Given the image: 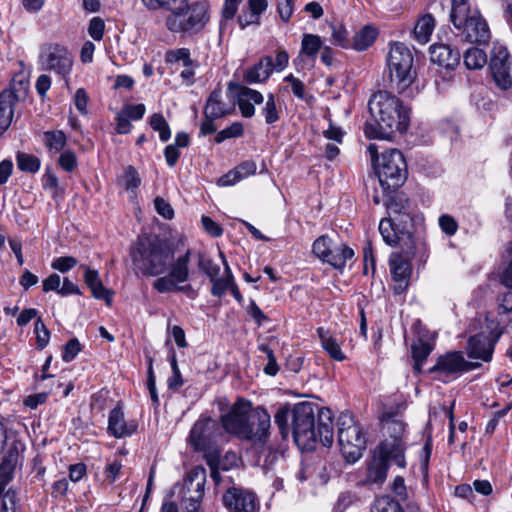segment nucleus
Segmentation results:
<instances>
[{
    "label": "nucleus",
    "mask_w": 512,
    "mask_h": 512,
    "mask_svg": "<svg viewBox=\"0 0 512 512\" xmlns=\"http://www.w3.org/2000/svg\"><path fill=\"white\" fill-rule=\"evenodd\" d=\"M169 361L171 364L172 376L168 379V387L172 390H178L183 386L184 381L182 379L174 351L171 353Z\"/></svg>",
    "instance_id": "nucleus-46"
},
{
    "label": "nucleus",
    "mask_w": 512,
    "mask_h": 512,
    "mask_svg": "<svg viewBox=\"0 0 512 512\" xmlns=\"http://www.w3.org/2000/svg\"><path fill=\"white\" fill-rule=\"evenodd\" d=\"M435 27V20L431 14H425L421 17L414 28V38L416 41L424 45L430 40V36Z\"/></svg>",
    "instance_id": "nucleus-33"
},
{
    "label": "nucleus",
    "mask_w": 512,
    "mask_h": 512,
    "mask_svg": "<svg viewBox=\"0 0 512 512\" xmlns=\"http://www.w3.org/2000/svg\"><path fill=\"white\" fill-rule=\"evenodd\" d=\"M449 17L463 41L479 45L489 43V26L480 11L471 8L469 0H452Z\"/></svg>",
    "instance_id": "nucleus-5"
},
{
    "label": "nucleus",
    "mask_w": 512,
    "mask_h": 512,
    "mask_svg": "<svg viewBox=\"0 0 512 512\" xmlns=\"http://www.w3.org/2000/svg\"><path fill=\"white\" fill-rule=\"evenodd\" d=\"M105 23L100 17H93L89 22L88 33L95 40L103 38Z\"/></svg>",
    "instance_id": "nucleus-61"
},
{
    "label": "nucleus",
    "mask_w": 512,
    "mask_h": 512,
    "mask_svg": "<svg viewBox=\"0 0 512 512\" xmlns=\"http://www.w3.org/2000/svg\"><path fill=\"white\" fill-rule=\"evenodd\" d=\"M137 429V424L134 421L126 422L124 413L120 407L113 408L109 413L108 431L116 438H123L130 436Z\"/></svg>",
    "instance_id": "nucleus-21"
},
{
    "label": "nucleus",
    "mask_w": 512,
    "mask_h": 512,
    "mask_svg": "<svg viewBox=\"0 0 512 512\" xmlns=\"http://www.w3.org/2000/svg\"><path fill=\"white\" fill-rule=\"evenodd\" d=\"M439 226L441 230L449 236L454 235L458 229L457 221L448 214H444L439 217Z\"/></svg>",
    "instance_id": "nucleus-63"
},
{
    "label": "nucleus",
    "mask_w": 512,
    "mask_h": 512,
    "mask_svg": "<svg viewBox=\"0 0 512 512\" xmlns=\"http://www.w3.org/2000/svg\"><path fill=\"white\" fill-rule=\"evenodd\" d=\"M20 97L14 87L3 90L0 93V133L6 131L13 119L15 105Z\"/></svg>",
    "instance_id": "nucleus-19"
},
{
    "label": "nucleus",
    "mask_w": 512,
    "mask_h": 512,
    "mask_svg": "<svg viewBox=\"0 0 512 512\" xmlns=\"http://www.w3.org/2000/svg\"><path fill=\"white\" fill-rule=\"evenodd\" d=\"M218 424L210 417L200 418L193 425L189 440L191 445L197 450H205L213 440L214 431Z\"/></svg>",
    "instance_id": "nucleus-16"
},
{
    "label": "nucleus",
    "mask_w": 512,
    "mask_h": 512,
    "mask_svg": "<svg viewBox=\"0 0 512 512\" xmlns=\"http://www.w3.org/2000/svg\"><path fill=\"white\" fill-rule=\"evenodd\" d=\"M154 206L159 215L165 219H172L174 216V210L169 202L161 197H156L154 200Z\"/></svg>",
    "instance_id": "nucleus-64"
},
{
    "label": "nucleus",
    "mask_w": 512,
    "mask_h": 512,
    "mask_svg": "<svg viewBox=\"0 0 512 512\" xmlns=\"http://www.w3.org/2000/svg\"><path fill=\"white\" fill-rule=\"evenodd\" d=\"M430 59L441 67L454 68L460 61V53L449 45L434 44L430 47Z\"/></svg>",
    "instance_id": "nucleus-22"
},
{
    "label": "nucleus",
    "mask_w": 512,
    "mask_h": 512,
    "mask_svg": "<svg viewBox=\"0 0 512 512\" xmlns=\"http://www.w3.org/2000/svg\"><path fill=\"white\" fill-rule=\"evenodd\" d=\"M510 68L511 63L507 48L500 44H494L491 51L489 69L495 85L503 91L512 88Z\"/></svg>",
    "instance_id": "nucleus-12"
},
{
    "label": "nucleus",
    "mask_w": 512,
    "mask_h": 512,
    "mask_svg": "<svg viewBox=\"0 0 512 512\" xmlns=\"http://www.w3.org/2000/svg\"><path fill=\"white\" fill-rule=\"evenodd\" d=\"M230 113V109L222 101V91L220 89L213 90L206 100L203 111L204 116L219 119Z\"/></svg>",
    "instance_id": "nucleus-27"
},
{
    "label": "nucleus",
    "mask_w": 512,
    "mask_h": 512,
    "mask_svg": "<svg viewBox=\"0 0 512 512\" xmlns=\"http://www.w3.org/2000/svg\"><path fill=\"white\" fill-rule=\"evenodd\" d=\"M433 350V346L419 339L417 342L413 343L411 346L412 357L414 359V371L416 373L422 372V367L427 357Z\"/></svg>",
    "instance_id": "nucleus-34"
},
{
    "label": "nucleus",
    "mask_w": 512,
    "mask_h": 512,
    "mask_svg": "<svg viewBox=\"0 0 512 512\" xmlns=\"http://www.w3.org/2000/svg\"><path fill=\"white\" fill-rule=\"evenodd\" d=\"M316 441L322 443L325 447H330L333 443V415L330 409H321L318 413Z\"/></svg>",
    "instance_id": "nucleus-24"
},
{
    "label": "nucleus",
    "mask_w": 512,
    "mask_h": 512,
    "mask_svg": "<svg viewBox=\"0 0 512 512\" xmlns=\"http://www.w3.org/2000/svg\"><path fill=\"white\" fill-rule=\"evenodd\" d=\"M392 220L394 221L397 229H399V233L404 238H407L410 243V245L406 248V253L409 255H414L415 241L411 232V228L413 226L412 217L406 211H404L402 212V215L393 216Z\"/></svg>",
    "instance_id": "nucleus-32"
},
{
    "label": "nucleus",
    "mask_w": 512,
    "mask_h": 512,
    "mask_svg": "<svg viewBox=\"0 0 512 512\" xmlns=\"http://www.w3.org/2000/svg\"><path fill=\"white\" fill-rule=\"evenodd\" d=\"M150 126L154 131L159 132V138L162 142H167L171 137L170 127L160 113H154L150 117Z\"/></svg>",
    "instance_id": "nucleus-40"
},
{
    "label": "nucleus",
    "mask_w": 512,
    "mask_h": 512,
    "mask_svg": "<svg viewBox=\"0 0 512 512\" xmlns=\"http://www.w3.org/2000/svg\"><path fill=\"white\" fill-rule=\"evenodd\" d=\"M167 62H179L182 61L185 67H190L192 65V60L190 58V51L187 48H180L177 50H170L166 54Z\"/></svg>",
    "instance_id": "nucleus-51"
},
{
    "label": "nucleus",
    "mask_w": 512,
    "mask_h": 512,
    "mask_svg": "<svg viewBox=\"0 0 512 512\" xmlns=\"http://www.w3.org/2000/svg\"><path fill=\"white\" fill-rule=\"evenodd\" d=\"M322 47L321 38L314 34H304L301 52L309 57H314Z\"/></svg>",
    "instance_id": "nucleus-42"
},
{
    "label": "nucleus",
    "mask_w": 512,
    "mask_h": 512,
    "mask_svg": "<svg viewBox=\"0 0 512 512\" xmlns=\"http://www.w3.org/2000/svg\"><path fill=\"white\" fill-rule=\"evenodd\" d=\"M140 177L133 166H128L123 175V185L126 190H134L140 185Z\"/></svg>",
    "instance_id": "nucleus-53"
},
{
    "label": "nucleus",
    "mask_w": 512,
    "mask_h": 512,
    "mask_svg": "<svg viewBox=\"0 0 512 512\" xmlns=\"http://www.w3.org/2000/svg\"><path fill=\"white\" fill-rule=\"evenodd\" d=\"M219 255L224 265V276H216L210 280L212 283L211 294L216 297H222L235 281L224 253L220 251Z\"/></svg>",
    "instance_id": "nucleus-29"
},
{
    "label": "nucleus",
    "mask_w": 512,
    "mask_h": 512,
    "mask_svg": "<svg viewBox=\"0 0 512 512\" xmlns=\"http://www.w3.org/2000/svg\"><path fill=\"white\" fill-rule=\"evenodd\" d=\"M259 350L264 352L267 356L268 362L264 367L265 374L269 376H275L279 371V366L276 361V357L273 353V350L266 344H262L259 346Z\"/></svg>",
    "instance_id": "nucleus-50"
},
{
    "label": "nucleus",
    "mask_w": 512,
    "mask_h": 512,
    "mask_svg": "<svg viewBox=\"0 0 512 512\" xmlns=\"http://www.w3.org/2000/svg\"><path fill=\"white\" fill-rule=\"evenodd\" d=\"M478 367H480L479 363L466 361L461 351H451L440 355L435 365L428 370V373L432 374L435 380L449 383L459 374Z\"/></svg>",
    "instance_id": "nucleus-10"
},
{
    "label": "nucleus",
    "mask_w": 512,
    "mask_h": 512,
    "mask_svg": "<svg viewBox=\"0 0 512 512\" xmlns=\"http://www.w3.org/2000/svg\"><path fill=\"white\" fill-rule=\"evenodd\" d=\"M274 421L282 439L292 432L296 445L303 450H311L316 443L315 405L311 402H299L290 407L286 404L278 408Z\"/></svg>",
    "instance_id": "nucleus-4"
},
{
    "label": "nucleus",
    "mask_w": 512,
    "mask_h": 512,
    "mask_svg": "<svg viewBox=\"0 0 512 512\" xmlns=\"http://www.w3.org/2000/svg\"><path fill=\"white\" fill-rule=\"evenodd\" d=\"M368 110L375 123L365 124L364 132L367 137L390 139L394 132L407 131L409 110L396 96L386 91H378L369 99Z\"/></svg>",
    "instance_id": "nucleus-2"
},
{
    "label": "nucleus",
    "mask_w": 512,
    "mask_h": 512,
    "mask_svg": "<svg viewBox=\"0 0 512 512\" xmlns=\"http://www.w3.org/2000/svg\"><path fill=\"white\" fill-rule=\"evenodd\" d=\"M432 454V441L428 439L420 454V470L424 477L428 476L429 461Z\"/></svg>",
    "instance_id": "nucleus-62"
},
{
    "label": "nucleus",
    "mask_w": 512,
    "mask_h": 512,
    "mask_svg": "<svg viewBox=\"0 0 512 512\" xmlns=\"http://www.w3.org/2000/svg\"><path fill=\"white\" fill-rule=\"evenodd\" d=\"M371 512H404V510L399 502L388 496H383L375 501Z\"/></svg>",
    "instance_id": "nucleus-43"
},
{
    "label": "nucleus",
    "mask_w": 512,
    "mask_h": 512,
    "mask_svg": "<svg viewBox=\"0 0 512 512\" xmlns=\"http://www.w3.org/2000/svg\"><path fill=\"white\" fill-rule=\"evenodd\" d=\"M191 250L188 249L183 255L178 256L175 260L173 259L169 264V275L178 284L184 283L189 280L190 276V264Z\"/></svg>",
    "instance_id": "nucleus-28"
},
{
    "label": "nucleus",
    "mask_w": 512,
    "mask_h": 512,
    "mask_svg": "<svg viewBox=\"0 0 512 512\" xmlns=\"http://www.w3.org/2000/svg\"><path fill=\"white\" fill-rule=\"evenodd\" d=\"M385 429L388 434L387 438L395 440H403L405 433V424L397 419H392L386 422Z\"/></svg>",
    "instance_id": "nucleus-49"
},
{
    "label": "nucleus",
    "mask_w": 512,
    "mask_h": 512,
    "mask_svg": "<svg viewBox=\"0 0 512 512\" xmlns=\"http://www.w3.org/2000/svg\"><path fill=\"white\" fill-rule=\"evenodd\" d=\"M34 332L36 334V344L37 348L42 350L44 349L50 339V331L47 329L44 322L41 320V318H38L34 324Z\"/></svg>",
    "instance_id": "nucleus-47"
},
{
    "label": "nucleus",
    "mask_w": 512,
    "mask_h": 512,
    "mask_svg": "<svg viewBox=\"0 0 512 512\" xmlns=\"http://www.w3.org/2000/svg\"><path fill=\"white\" fill-rule=\"evenodd\" d=\"M406 254L404 257L401 254L394 253L389 260L390 271L392 274L394 284V293L402 294L408 287L409 278L411 276V264L408 259L411 255Z\"/></svg>",
    "instance_id": "nucleus-15"
},
{
    "label": "nucleus",
    "mask_w": 512,
    "mask_h": 512,
    "mask_svg": "<svg viewBox=\"0 0 512 512\" xmlns=\"http://www.w3.org/2000/svg\"><path fill=\"white\" fill-rule=\"evenodd\" d=\"M495 341L485 334L471 336L467 343V356L488 362L492 359Z\"/></svg>",
    "instance_id": "nucleus-18"
},
{
    "label": "nucleus",
    "mask_w": 512,
    "mask_h": 512,
    "mask_svg": "<svg viewBox=\"0 0 512 512\" xmlns=\"http://www.w3.org/2000/svg\"><path fill=\"white\" fill-rule=\"evenodd\" d=\"M367 151L383 190L387 193L396 191L407 179V164L402 152L398 149H389L378 156L379 147L369 144Z\"/></svg>",
    "instance_id": "nucleus-6"
},
{
    "label": "nucleus",
    "mask_w": 512,
    "mask_h": 512,
    "mask_svg": "<svg viewBox=\"0 0 512 512\" xmlns=\"http://www.w3.org/2000/svg\"><path fill=\"white\" fill-rule=\"evenodd\" d=\"M146 111V107L144 104H127L120 111L123 113L129 120H140L143 118Z\"/></svg>",
    "instance_id": "nucleus-57"
},
{
    "label": "nucleus",
    "mask_w": 512,
    "mask_h": 512,
    "mask_svg": "<svg viewBox=\"0 0 512 512\" xmlns=\"http://www.w3.org/2000/svg\"><path fill=\"white\" fill-rule=\"evenodd\" d=\"M317 334L321 342L322 348L327 354L335 361H343L346 359L345 354L342 352L337 339L333 334L322 327L317 329Z\"/></svg>",
    "instance_id": "nucleus-30"
},
{
    "label": "nucleus",
    "mask_w": 512,
    "mask_h": 512,
    "mask_svg": "<svg viewBox=\"0 0 512 512\" xmlns=\"http://www.w3.org/2000/svg\"><path fill=\"white\" fill-rule=\"evenodd\" d=\"M332 242V239L326 235L318 237L312 246V250L315 256L320 260H323L324 257H327V252L329 251V247L331 246Z\"/></svg>",
    "instance_id": "nucleus-52"
},
{
    "label": "nucleus",
    "mask_w": 512,
    "mask_h": 512,
    "mask_svg": "<svg viewBox=\"0 0 512 512\" xmlns=\"http://www.w3.org/2000/svg\"><path fill=\"white\" fill-rule=\"evenodd\" d=\"M198 268L206 274L209 279L216 277L220 273V266L213 262L212 259L199 254L198 257Z\"/></svg>",
    "instance_id": "nucleus-48"
},
{
    "label": "nucleus",
    "mask_w": 512,
    "mask_h": 512,
    "mask_svg": "<svg viewBox=\"0 0 512 512\" xmlns=\"http://www.w3.org/2000/svg\"><path fill=\"white\" fill-rule=\"evenodd\" d=\"M261 114L264 116L265 122L268 125H272L279 120L280 112L276 106L274 94L269 93L267 95V100L261 109Z\"/></svg>",
    "instance_id": "nucleus-41"
},
{
    "label": "nucleus",
    "mask_w": 512,
    "mask_h": 512,
    "mask_svg": "<svg viewBox=\"0 0 512 512\" xmlns=\"http://www.w3.org/2000/svg\"><path fill=\"white\" fill-rule=\"evenodd\" d=\"M272 72L273 60L270 56H264L245 72L244 80L250 84L263 83L268 80Z\"/></svg>",
    "instance_id": "nucleus-26"
},
{
    "label": "nucleus",
    "mask_w": 512,
    "mask_h": 512,
    "mask_svg": "<svg viewBox=\"0 0 512 512\" xmlns=\"http://www.w3.org/2000/svg\"><path fill=\"white\" fill-rule=\"evenodd\" d=\"M377 36L376 30L371 26H364L353 37L352 48L357 51H364L371 46Z\"/></svg>",
    "instance_id": "nucleus-35"
},
{
    "label": "nucleus",
    "mask_w": 512,
    "mask_h": 512,
    "mask_svg": "<svg viewBox=\"0 0 512 512\" xmlns=\"http://www.w3.org/2000/svg\"><path fill=\"white\" fill-rule=\"evenodd\" d=\"M175 249L165 238L143 233L130 248V257L135 275L156 277L168 271L174 259Z\"/></svg>",
    "instance_id": "nucleus-3"
},
{
    "label": "nucleus",
    "mask_w": 512,
    "mask_h": 512,
    "mask_svg": "<svg viewBox=\"0 0 512 512\" xmlns=\"http://www.w3.org/2000/svg\"><path fill=\"white\" fill-rule=\"evenodd\" d=\"M338 444L348 463L358 461L366 448V438L361 427L351 415L343 413L338 418Z\"/></svg>",
    "instance_id": "nucleus-9"
},
{
    "label": "nucleus",
    "mask_w": 512,
    "mask_h": 512,
    "mask_svg": "<svg viewBox=\"0 0 512 512\" xmlns=\"http://www.w3.org/2000/svg\"><path fill=\"white\" fill-rule=\"evenodd\" d=\"M331 29L334 43L343 48H348L350 46V42L348 40L347 30L341 24H332Z\"/></svg>",
    "instance_id": "nucleus-54"
},
{
    "label": "nucleus",
    "mask_w": 512,
    "mask_h": 512,
    "mask_svg": "<svg viewBox=\"0 0 512 512\" xmlns=\"http://www.w3.org/2000/svg\"><path fill=\"white\" fill-rule=\"evenodd\" d=\"M39 62L43 70L54 72L65 79L72 70L73 57L66 47L50 43L42 46Z\"/></svg>",
    "instance_id": "nucleus-11"
},
{
    "label": "nucleus",
    "mask_w": 512,
    "mask_h": 512,
    "mask_svg": "<svg viewBox=\"0 0 512 512\" xmlns=\"http://www.w3.org/2000/svg\"><path fill=\"white\" fill-rule=\"evenodd\" d=\"M42 140L50 153H59L63 150L67 138L62 130H51L43 133Z\"/></svg>",
    "instance_id": "nucleus-36"
},
{
    "label": "nucleus",
    "mask_w": 512,
    "mask_h": 512,
    "mask_svg": "<svg viewBox=\"0 0 512 512\" xmlns=\"http://www.w3.org/2000/svg\"><path fill=\"white\" fill-rule=\"evenodd\" d=\"M413 61V55L405 44L397 42L391 45L387 67L390 82L399 93H403L415 80Z\"/></svg>",
    "instance_id": "nucleus-8"
},
{
    "label": "nucleus",
    "mask_w": 512,
    "mask_h": 512,
    "mask_svg": "<svg viewBox=\"0 0 512 512\" xmlns=\"http://www.w3.org/2000/svg\"><path fill=\"white\" fill-rule=\"evenodd\" d=\"M208 1H198L189 5V0H178L168 11L166 28L172 33H186L201 30L209 20Z\"/></svg>",
    "instance_id": "nucleus-7"
},
{
    "label": "nucleus",
    "mask_w": 512,
    "mask_h": 512,
    "mask_svg": "<svg viewBox=\"0 0 512 512\" xmlns=\"http://www.w3.org/2000/svg\"><path fill=\"white\" fill-rule=\"evenodd\" d=\"M92 292V295L96 299L104 300L108 305H111L113 292L109 289L105 288L102 281L99 279L93 285L89 287Z\"/></svg>",
    "instance_id": "nucleus-55"
},
{
    "label": "nucleus",
    "mask_w": 512,
    "mask_h": 512,
    "mask_svg": "<svg viewBox=\"0 0 512 512\" xmlns=\"http://www.w3.org/2000/svg\"><path fill=\"white\" fill-rule=\"evenodd\" d=\"M77 265V259L72 256L58 257L53 260L51 266L61 273H66Z\"/></svg>",
    "instance_id": "nucleus-58"
},
{
    "label": "nucleus",
    "mask_w": 512,
    "mask_h": 512,
    "mask_svg": "<svg viewBox=\"0 0 512 512\" xmlns=\"http://www.w3.org/2000/svg\"><path fill=\"white\" fill-rule=\"evenodd\" d=\"M222 501L229 512H259L256 494L243 488L231 487L223 494Z\"/></svg>",
    "instance_id": "nucleus-14"
},
{
    "label": "nucleus",
    "mask_w": 512,
    "mask_h": 512,
    "mask_svg": "<svg viewBox=\"0 0 512 512\" xmlns=\"http://www.w3.org/2000/svg\"><path fill=\"white\" fill-rule=\"evenodd\" d=\"M464 64L468 69H480L487 63L486 53L479 48H469L464 53Z\"/></svg>",
    "instance_id": "nucleus-38"
},
{
    "label": "nucleus",
    "mask_w": 512,
    "mask_h": 512,
    "mask_svg": "<svg viewBox=\"0 0 512 512\" xmlns=\"http://www.w3.org/2000/svg\"><path fill=\"white\" fill-rule=\"evenodd\" d=\"M224 430L254 447L264 449L270 437L271 417L261 406L251 409L249 402L237 401L227 414L222 415Z\"/></svg>",
    "instance_id": "nucleus-1"
},
{
    "label": "nucleus",
    "mask_w": 512,
    "mask_h": 512,
    "mask_svg": "<svg viewBox=\"0 0 512 512\" xmlns=\"http://www.w3.org/2000/svg\"><path fill=\"white\" fill-rule=\"evenodd\" d=\"M40 159L34 155L21 153L17 154V167L28 173H36L40 169Z\"/></svg>",
    "instance_id": "nucleus-39"
},
{
    "label": "nucleus",
    "mask_w": 512,
    "mask_h": 512,
    "mask_svg": "<svg viewBox=\"0 0 512 512\" xmlns=\"http://www.w3.org/2000/svg\"><path fill=\"white\" fill-rule=\"evenodd\" d=\"M244 133V127L241 122H233L229 127L219 131L215 137L216 143H222L230 138L241 137Z\"/></svg>",
    "instance_id": "nucleus-44"
},
{
    "label": "nucleus",
    "mask_w": 512,
    "mask_h": 512,
    "mask_svg": "<svg viewBox=\"0 0 512 512\" xmlns=\"http://www.w3.org/2000/svg\"><path fill=\"white\" fill-rule=\"evenodd\" d=\"M404 452L405 445L403 440L385 438L379 444L374 455L383 458L388 464L390 461H393L398 467L404 468L406 466Z\"/></svg>",
    "instance_id": "nucleus-17"
},
{
    "label": "nucleus",
    "mask_w": 512,
    "mask_h": 512,
    "mask_svg": "<svg viewBox=\"0 0 512 512\" xmlns=\"http://www.w3.org/2000/svg\"><path fill=\"white\" fill-rule=\"evenodd\" d=\"M388 469L389 464L383 458L373 455L372 459L367 463L366 477L361 484H383L386 480Z\"/></svg>",
    "instance_id": "nucleus-25"
},
{
    "label": "nucleus",
    "mask_w": 512,
    "mask_h": 512,
    "mask_svg": "<svg viewBox=\"0 0 512 512\" xmlns=\"http://www.w3.org/2000/svg\"><path fill=\"white\" fill-rule=\"evenodd\" d=\"M206 471L203 467L193 468L184 483L183 502L188 512H196L204 495Z\"/></svg>",
    "instance_id": "nucleus-13"
},
{
    "label": "nucleus",
    "mask_w": 512,
    "mask_h": 512,
    "mask_svg": "<svg viewBox=\"0 0 512 512\" xmlns=\"http://www.w3.org/2000/svg\"><path fill=\"white\" fill-rule=\"evenodd\" d=\"M510 252L512 254V247ZM502 283L509 289L498 296V310L499 313L506 314L512 312V261L503 273Z\"/></svg>",
    "instance_id": "nucleus-31"
},
{
    "label": "nucleus",
    "mask_w": 512,
    "mask_h": 512,
    "mask_svg": "<svg viewBox=\"0 0 512 512\" xmlns=\"http://www.w3.org/2000/svg\"><path fill=\"white\" fill-rule=\"evenodd\" d=\"M354 257V251L344 243H331L327 257L323 258V262L328 263L338 270H342L348 260Z\"/></svg>",
    "instance_id": "nucleus-23"
},
{
    "label": "nucleus",
    "mask_w": 512,
    "mask_h": 512,
    "mask_svg": "<svg viewBox=\"0 0 512 512\" xmlns=\"http://www.w3.org/2000/svg\"><path fill=\"white\" fill-rule=\"evenodd\" d=\"M81 351V344L77 338L70 339L64 346L62 359L65 362H71Z\"/></svg>",
    "instance_id": "nucleus-59"
},
{
    "label": "nucleus",
    "mask_w": 512,
    "mask_h": 512,
    "mask_svg": "<svg viewBox=\"0 0 512 512\" xmlns=\"http://www.w3.org/2000/svg\"><path fill=\"white\" fill-rule=\"evenodd\" d=\"M58 164L63 170L72 172L77 166L75 153L72 150H65L60 154Z\"/></svg>",
    "instance_id": "nucleus-56"
},
{
    "label": "nucleus",
    "mask_w": 512,
    "mask_h": 512,
    "mask_svg": "<svg viewBox=\"0 0 512 512\" xmlns=\"http://www.w3.org/2000/svg\"><path fill=\"white\" fill-rule=\"evenodd\" d=\"M153 288L159 293L176 292L178 282H176L169 274L158 277L152 284Z\"/></svg>",
    "instance_id": "nucleus-45"
},
{
    "label": "nucleus",
    "mask_w": 512,
    "mask_h": 512,
    "mask_svg": "<svg viewBox=\"0 0 512 512\" xmlns=\"http://www.w3.org/2000/svg\"><path fill=\"white\" fill-rule=\"evenodd\" d=\"M379 232L385 241L390 246L395 245L397 242L403 241L404 237L399 233V229L395 226L392 218L382 219L379 223Z\"/></svg>",
    "instance_id": "nucleus-37"
},
{
    "label": "nucleus",
    "mask_w": 512,
    "mask_h": 512,
    "mask_svg": "<svg viewBox=\"0 0 512 512\" xmlns=\"http://www.w3.org/2000/svg\"><path fill=\"white\" fill-rule=\"evenodd\" d=\"M143 6L149 11L169 10L177 4L178 0H140Z\"/></svg>",
    "instance_id": "nucleus-60"
},
{
    "label": "nucleus",
    "mask_w": 512,
    "mask_h": 512,
    "mask_svg": "<svg viewBox=\"0 0 512 512\" xmlns=\"http://www.w3.org/2000/svg\"><path fill=\"white\" fill-rule=\"evenodd\" d=\"M237 104L241 115L245 118H251L255 115L254 104H261L264 100L263 95L249 87L238 85Z\"/></svg>",
    "instance_id": "nucleus-20"
}]
</instances>
